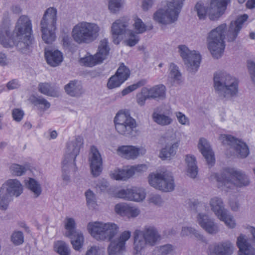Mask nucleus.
Segmentation results:
<instances>
[{
    "label": "nucleus",
    "instance_id": "f257e3e1",
    "mask_svg": "<svg viewBox=\"0 0 255 255\" xmlns=\"http://www.w3.org/2000/svg\"><path fill=\"white\" fill-rule=\"evenodd\" d=\"M10 26L9 20H3L0 28L1 44L4 47H12L16 45L19 51L26 53L32 43L31 20L26 15L20 16L12 34L10 32Z\"/></svg>",
    "mask_w": 255,
    "mask_h": 255
},
{
    "label": "nucleus",
    "instance_id": "f03ea898",
    "mask_svg": "<svg viewBox=\"0 0 255 255\" xmlns=\"http://www.w3.org/2000/svg\"><path fill=\"white\" fill-rule=\"evenodd\" d=\"M129 19L123 17L116 20L111 27V32L113 42L118 44L122 38V35H125L128 39L126 40L127 45L129 46H134L139 41V37L136 34H141L145 32L147 26L139 18H135L133 26L136 33L132 30L127 28L129 25Z\"/></svg>",
    "mask_w": 255,
    "mask_h": 255
},
{
    "label": "nucleus",
    "instance_id": "7ed1b4c3",
    "mask_svg": "<svg viewBox=\"0 0 255 255\" xmlns=\"http://www.w3.org/2000/svg\"><path fill=\"white\" fill-rule=\"evenodd\" d=\"M213 82L215 93L220 99L230 100L237 96L239 82L236 77L226 72L218 71L214 73Z\"/></svg>",
    "mask_w": 255,
    "mask_h": 255
},
{
    "label": "nucleus",
    "instance_id": "20e7f679",
    "mask_svg": "<svg viewBox=\"0 0 255 255\" xmlns=\"http://www.w3.org/2000/svg\"><path fill=\"white\" fill-rule=\"evenodd\" d=\"M210 179H215L218 185L226 191L234 186H247L250 183L249 179L246 174L232 168H225L220 173H212Z\"/></svg>",
    "mask_w": 255,
    "mask_h": 255
},
{
    "label": "nucleus",
    "instance_id": "39448f33",
    "mask_svg": "<svg viewBox=\"0 0 255 255\" xmlns=\"http://www.w3.org/2000/svg\"><path fill=\"white\" fill-rule=\"evenodd\" d=\"M134 253H141L147 246L153 247L161 240V236L153 226H146L142 230H136L133 233Z\"/></svg>",
    "mask_w": 255,
    "mask_h": 255
},
{
    "label": "nucleus",
    "instance_id": "423d86ee",
    "mask_svg": "<svg viewBox=\"0 0 255 255\" xmlns=\"http://www.w3.org/2000/svg\"><path fill=\"white\" fill-rule=\"evenodd\" d=\"M84 140L82 136L77 135L67 142L64 158L62 162V179L67 184L70 181L69 169L76 166V158L83 147Z\"/></svg>",
    "mask_w": 255,
    "mask_h": 255
},
{
    "label": "nucleus",
    "instance_id": "0eeeda50",
    "mask_svg": "<svg viewBox=\"0 0 255 255\" xmlns=\"http://www.w3.org/2000/svg\"><path fill=\"white\" fill-rule=\"evenodd\" d=\"M184 1L185 0H166L164 8H159L154 13L153 19L163 24L174 22L178 18Z\"/></svg>",
    "mask_w": 255,
    "mask_h": 255
},
{
    "label": "nucleus",
    "instance_id": "6e6552de",
    "mask_svg": "<svg viewBox=\"0 0 255 255\" xmlns=\"http://www.w3.org/2000/svg\"><path fill=\"white\" fill-rule=\"evenodd\" d=\"M100 30L97 24L83 21L74 26L72 32V37L77 43L89 44L97 38Z\"/></svg>",
    "mask_w": 255,
    "mask_h": 255
},
{
    "label": "nucleus",
    "instance_id": "1a4fd4ad",
    "mask_svg": "<svg viewBox=\"0 0 255 255\" xmlns=\"http://www.w3.org/2000/svg\"><path fill=\"white\" fill-rule=\"evenodd\" d=\"M57 14V9L50 7L45 11L41 20L42 38L46 43H51L56 38Z\"/></svg>",
    "mask_w": 255,
    "mask_h": 255
},
{
    "label": "nucleus",
    "instance_id": "9d476101",
    "mask_svg": "<svg viewBox=\"0 0 255 255\" xmlns=\"http://www.w3.org/2000/svg\"><path fill=\"white\" fill-rule=\"evenodd\" d=\"M87 229L91 235L98 241H111L118 233V226L115 223L90 222Z\"/></svg>",
    "mask_w": 255,
    "mask_h": 255
},
{
    "label": "nucleus",
    "instance_id": "9b49d317",
    "mask_svg": "<svg viewBox=\"0 0 255 255\" xmlns=\"http://www.w3.org/2000/svg\"><path fill=\"white\" fill-rule=\"evenodd\" d=\"M23 192V186L16 179H10L5 181L0 188V209H7L12 197H17Z\"/></svg>",
    "mask_w": 255,
    "mask_h": 255
},
{
    "label": "nucleus",
    "instance_id": "f8f14e48",
    "mask_svg": "<svg viewBox=\"0 0 255 255\" xmlns=\"http://www.w3.org/2000/svg\"><path fill=\"white\" fill-rule=\"evenodd\" d=\"M226 28V24L223 23L209 33L208 48L213 56L217 59L221 56L224 51L225 47L224 41V33Z\"/></svg>",
    "mask_w": 255,
    "mask_h": 255
},
{
    "label": "nucleus",
    "instance_id": "ddd939ff",
    "mask_svg": "<svg viewBox=\"0 0 255 255\" xmlns=\"http://www.w3.org/2000/svg\"><path fill=\"white\" fill-rule=\"evenodd\" d=\"M115 128L120 134L127 137L135 135L137 124L135 119L125 112H118L114 120Z\"/></svg>",
    "mask_w": 255,
    "mask_h": 255
},
{
    "label": "nucleus",
    "instance_id": "4468645a",
    "mask_svg": "<svg viewBox=\"0 0 255 255\" xmlns=\"http://www.w3.org/2000/svg\"><path fill=\"white\" fill-rule=\"evenodd\" d=\"M149 184L156 189L167 192L175 188L173 177L169 171L151 173L148 176Z\"/></svg>",
    "mask_w": 255,
    "mask_h": 255
},
{
    "label": "nucleus",
    "instance_id": "2eb2a0df",
    "mask_svg": "<svg viewBox=\"0 0 255 255\" xmlns=\"http://www.w3.org/2000/svg\"><path fill=\"white\" fill-rule=\"evenodd\" d=\"M179 52L188 70L193 73L197 71L200 64L201 56L196 51H190L184 45L178 46Z\"/></svg>",
    "mask_w": 255,
    "mask_h": 255
},
{
    "label": "nucleus",
    "instance_id": "dca6fc26",
    "mask_svg": "<svg viewBox=\"0 0 255 255\" xmlns=\"http://www.w3.org/2000/svg\"><path fill=\"white\" fill-rule=\"evenodd\" d=\"M220 139L224 144L229 145L240 158H246L249 154V149L246 143L231 135L222 134Z\"/></svg>",
    "mask_w": 255,
    "mask_h": 255
},
{
    "label": "nucleus",
    "instance_id": "f3484780",
    "mask_svg": "<svg viewBox=\"0 0 255 255\" xmlns=\"http://www.w3.org/2000/svg\"><path fill=\"white\" fill-rule=\"evenodd\" d=\"M89 161L92 175L94 177L99 176L103 170V161L100 153L94 145L90 148Z\"/></svg>",
    "mask_w": 255,
    "mask_h": 255
},
{
    "label": "nucleus",
    "instance_id": "a211bd4d",
    "mask_svg": "<svg viewBox=\"0 0 255 255\" xmlns=\"http://www.w3.org/2000/svg\"><path fill=\"white\" fill-rule=\"evenodd\" d=\"M146 152L145 148L133 145H121L117 149V154L127 159H135L140 155H143Z\"/></svg>",
    "mask_w": 255,
    "mask_h": 255
},
{
    "label": "nucleus",
    "instance_id": "6ab92c4d",
    "mask_svg": "<svg viewBox=\"0 0 255 255\" xmlns=\"http://www.w3.org/2000/svg\"><path fill=\"white\" fill-rule=\"evenodd\" d=\"M231 0H211L208 8V16L212 20L218 19L225 12Z\"/></svg>",
    "mask_w": 255,
    "mask_h": 255
},
{
    "label": "nucleus",
    "instance_id": "aec40b11",
    "mask_svg": "<svg viewBox=\"0 0 255 255\" xmlns=\"http://www.w3.org/2000/svg\"><path fill=\"white\" fill-rule=\"evenodd\" d=\"M145 192L142 188L133 187L130 189H122L118 191V198L134 201H141L145 197Z\"/></svg>",
    "mask_w": 255,
    "mask_h": 255
},
{
    "label": "nucleus",
    "instance_id": "412c9836",
    "mask_svg": "<svg viewBox=\"0 0 255 255\" xmlns=\"http://www.w3.org/2000/svg\"><path fill=\"white\" fill-rule=\"evenodd\" d=\"M248 18V15L244 14L239 16L236 20L231 22L226 34L227 39L228 41L232 42L235 40L243 27V24Z\"/></svg>",
    "mask_w": 255,
    "mask_h": 255
},
{
    "label": "nucleus",
    "instance_id": "4be33fe9",
    "mask_svg": "<svg viewBox=\"0 0 255 255\" xmlns=\"http://www.w3.org/2000/svg\"><path fill=\"white\" fill-rule=\"evenodd\" d=\"M178 146V141L176 139L175 135L173 134L170 136L169 142L161 149L160 158L162 160H170L176 154Z\"/></svg>",
    "mask_w": 255,
    "mask_h": 255
},
{
    "label": "nucleus",
    "instance_id": "5701e85b",
    "mask_svg": "<svg viewBox=\"0 0 255 255\" xmlns=\"http://www.w3.org/2000/svg\"><path fill=\"white\" fill-rule=\"evenodd\" d=\"M197 221L199 225L210 234H216L219 231L217 224L205 214L199 213L197 216Z\"/></svg>",
    "mask_w": 255,
    "mask_h": 255
},
{
    "label": "nucleus",
    "instance_id": "b1692460",
    "mask_svg": "<svg viewBox=\"0 0 255 255\" xmlns=\"http://www.w3.org/2000/svg\"><path fill=\"white\" fill-rule=\"evenodd\" d=\"M198 146L207 164L210 166H213L215 161L214 154L207 139L201 138L199 141Z\"/></svg>",
    "mask_w": 255,
    "mask_h": 255
},
{
    "label": "nucleus",
    "instance_id": "393cba45",
    "mask_svg": "<svg viewBox=\"0 0 255 255\" xmlns=\"http://www.w3.org/2000/svg\"><path fill=\"white\" fill-rule=\"evenodd\" d=\"M211 210L214 213L218 219H223L228 211L225 209L222 198L218 197L212 198L209 201Z\"/></svg>",
    "mask_w": 255,
    "mask_h": 255
},
{
    "label": "nucleus",
    "instance_id": "a878e982",
    "mask_svg": "<svg viewBox=\"0 0 255 255\" xmlns=\"http://www.w3.org/2000/svg\"><path fill=\"white\" fill-rule=\"evenodd\" d=\"M64 89L68 95L74 97H79L84 93L81 82L76 80L70 81L64 86Z\"/></svg>",
    "mask_w": 255,
    "mask_h": 255
},
{
    "label": "nucleus",
    "instance_id": "bb28decb",
    "mask_svg": "<svg viewBox=\"0 0 255 255\" xmlns=\"http://www.w3.org/2000/svg\"><path fill=\"white\" fill-rule=\"evenodd\" d=\"M45 57L47 63L53 67L59 65L63 60L62 53L58 50H45Z\"/></svg>",
    "mask_w": 255,
    "mask_h": 255
},
{
    "label": "nucleus",
    "instance_id": "cd10ccee",
    "mask_svg": "<svg viewBox=\"0 0 255 255\" xmlns=\"http://www.w3.org/2000/svg\"><path fill=\"white\" fill-rule=\"evenodd\" d=\"M152 118L155 123L162 126H168L173 122L169 111L166 113L154 112Z\"/></svg>",
    "mask_w": 255,
    "mask_h": 255
},
{
    "label": "nucleus",
    "instance_id": "c85d7f7f",
    "mask_svg": "<svg viewBox=\"0 0 255 255\" xmlns=\"http://www.w3.org/2000/svg\"><path fill=\"white\" fill-rule=\"evenodd\" d=\"M166 88L163 85H156L147 88V93L150 99H164L165 97Z\"/></svg>",
    "mask_w": 255,
    "mask_h": 255
},
{
    "label": "nucleus",
    "instance_id": "c756f323",
    "mask_svg": "<svg viewBox=\"0 0 255 255\" xmlns=\"http://www.w3.org/2000/svg\"><path fill=\"white\" fill-rule=\"evenodd\" d=\"M110 48L109 45L108 41L105 38L100 41L98 46V51L96 53V56L99 58V60L102 62L104 60L107 58L109 54Z\"/></svg>",
    "mask_w": 255,
    "mask_h": 255
},
{
    "label": "nucleus",
    "instance_id": "7c9ffc66",
    "mask_svg": "<svg viewBox=\"0 0 255 255\" xmlns=\"http://www.w3.org/2000/svg\"><path fill=\"white\" fill-rule=\"evenodd\" d=\"M185 160L187 164V175L192 178H195L198 174L195 157L194 156L187 155Z\"/></svg>",
    "mask_w": 255,
    "mask_h": 255
},
{
    "label": "nucleus",
    "instance_id": "2f4dec72",
    "mask_svg": "<svg viewBox=\"0 0 255 255\" xmlns=\"http://www.w3.org/2000/svg\"><path fill=\"white\" fill-rule=\"evenodd\" d=\"M38 88V91L44 95L54 97L58 96L57 89L54 86H51L50 83H40Z\"/></svg>",
    "mask_w": 255,
    "mask_h": 255
},
{
    "label": "nucleus",
    "instance_id": "473e14b6",
    "mask_svg": "<svg viewBox=\"0 0 255 255\" xmlns=\"http://www.w3.org/2000/svg\"><path fill=\"white\" fill-rule=\"evenodd\" d=\"M71 239V243L73 249L79 251L82 248L84 239L83 234L80 232L73 234L71 236H67Z\"/></svg>",
    "mask_w": 255,
    "mask_h": 255
},
{
    "label": "nucleus",
    "instance_id": "72a5a7b5",
    "mask_svg": "<svg viewBox=\"0 0 255 255\" xmlns=\"http://www.w3.org/2000/svg\"><path fill=\"white\" fill-rule=\"evenodd\" d=\"M131 171H129V168H118L111 173V176L113 179L117 180H126L131 177Z\"/></svg>",
    "mask_w": 255,
    "mask_h": 255
},
{
    "label": "nucleus",
    "instance_id": "f704fd0d",
    "mask_svg": "<svg viewBox=\"0 0 255 255\" xmlns=\"http://www.w3.org/2000/svg\"><path fill=\"white\" fill-rule=\"evenodd\" d=\"M175 250V247L171 244H167L155 248V255H173Z\"/></svg>",
    "mask_w": 255,
    "mask_h": 255
},
{
    "label": "nucleus",
    "instance_id": "c9c22d12",
    "mask_svg": "<svg viewBox=\"0 0 255 255\" xmlns=\"http://www.w3.org/2000/svg\"><path fill=\"white\" fill-rule=\"evenodd\" d=\"M125 249L123 244H121L117 240L112 241L108 247V253L109 255H120Z\"/></svg>",
    "mask_w": 255,
    "mask_h": 255
},
{
    "label": "nucleus",
    "instance_id": "e433bc0d",
    "mask_svg": "<svg viewBox=\"0 0 255 255\" xmlns=\"http://www.w3.org/2000/svg\"><path fill=\"white\" fill-rule=\"evenodd\" d=\"M125 0H108V8L112 13L118 12L123 7Z\"/></svg>",
    "mask_w": 255,
    "mask_h": 255
},
{
    "label": "nucleus",
    "instance_id": "4c0bfd02",
    "mask_svg": "<svg viewBox=\"0 0 255 255\" xmlns=\"http://www.w3.org/2000/svg\"><path fill=\"white\" fill-rule=\"evenodd\" d=\"M222 255H231L234 252V245L229 241H225L218 244Z\"/></svg>",
    "mask_w": 255,
    "mask_h": 255
},
{
    "label": "nucleus",
    "instance_id": "58836bf2",
    "mask_svg": "<svg viewBox=\"0 0 255 255\" xmlns=\"http://www.w3.org/2000/svg\"><path fill=\"white\" fill-rule=\"evenodd\" d=\"M27 186L30 191L34 194L35 197H38L41 193L42 189L39 183L33 178H29Z\"/></svg>",
    "mask_w": 255,
    "mask_h": 255
},
{
    "label": "nucleus",
    "instance_id": "ea45409f",
    "mask_svg": "<svg viewBox=\"0 0 255 255\" xmlns=\"http://www.w3.org/2000/svg\"><path fill=\"white\" fill-rule=\"evenodd\" d=\"M99 60V58L96 56V54L94 56L90 55L81 58L80 62L85 66L93 67L96 64L102 63V61Z\"/></svg>",
    "mask_w": 255,
    "mask_h": 255
},
{
    "label": "nucleus",
    "instance_id": "a19ab883",
    "mask_svg": "<svg viewBox=\"0 0 255 255\" xmlns=\"http://www.w3.org/2000/svg\"><path fill=\"white\" fill-rule=\"evenodd\" d=\"M65 228L67 230L66 232V236H71L73 234L78 232L75 230L76 223L75 220L72 218H66Z\"/></svg>",
    "mask_w": 255,
    "mask_h": 255
},
{
    "label": "nucleus",
    "instance_id": "79ce46f5",
    "mask_svg": "<svg viewBox=\"0 0 255 255\" xmlns=\"http://www.w3.org/2000/svg\"><path fill=\"white\" fill-rule=\"evenodd\" d=\"M55 250L60 255H70V249L68 245L63 241H58L55 244Z\"/></svg>",
    "mask_w": 255,
    "mask_h": 255
},
{
    "label": "nucleus",
    "instance_id": "37998d69",
    "mask_svg": "<svg viewBox=\"0 0 255 255\" xmlns=\"http://www.w3.org/2000/svg\"><path fill=\"white\" fill-rule=\"evenodd\" d=\"M116 74L124 82L129 78L130 72L129 69L122 63L118 68Z\"/></svg>",
    "mask_w": 255,
    "mask_h": 255
},
{
    "label": "nucleus",
    "instance_id": "c03bdc74",
    "mask_svg": "<svg viewBox=\"0 0 255 255\" xmlns=\"http://www.w3.org/2000/svg\"><path fill=\"white\" fill-rule=\"evenodd\" d=\"M32 103L36 106H39L41 109L46 110L50 108V103L45 99L41 96L33 97Z\"/></svg>",
    "mask_w": 255,
    "mask_h": 255
},
{
    "label": "nucleus",
    "instance_id": "a18cd8bd",
    "mask_svg": "<svg viewBox=\"0 0 255 255\" xmlns=\"http://www.w3.org/2000/svg\"><path fill=\"white\" fill-rule=\"evenodd\" d=\"M10 173L14 176H19L25 173L26 168L24 166L18 164H12L9 167Z\"/></svg>",
    "mask_w": 255,
    "mask_h": 255
},
{
    "label": "nucleus",
    "instance_id": "49530a36",
    "mask_svg": "<svg viewBox=\"0 0 255 255\" xmlns=\"http://www.w3.org/2000/svg\"><path fill=\"white\" fill-rule=\"evenodd\" d=\"M146 83V81L145 79H141L138 81L137 83L128 86L127 88H125L122 91V94L123 96H125L129 93L133 91L137 88L141 87L144 85Z\"/></svg>",
    "mask_w": 255,
    "mask_h": 255
},
{
    "label": "nucleus",
    "instance_id": "de8ad7c7",
    "mask_svg": "<svg viewBox=\"0 0 255 255\" xmlns=\"http://www.w3.org/2000/svg\"><path fill=\"white\" fill-rule=\"evenodd\" d=\"M191 235H193L198 239H201L202 237V235L194 228L189 227H182L181 232V236H188Z\"/></svg>",
    "mask_w": 255,
    "mask_h": 255
},
{
    "label": "nucleus",
    "instance_id": "09e8293b",
    "mask_svg": "<svg viewBox=\"0 0 255 255\" xmlns=\"http://www.w3.org/2000/svg\"><path fill=\"white\" fill-rule=\"evenodd\" d=\"M11 241L16 245L19 246L24 242V236L22 232L15 231L11 235Z\"/></svg>",
    "mask_w": 255,
    "mask_h": 255
},
{
    "label": "nucleus",
    "instance_id": "8fccbe9b",
    "mask_svg": "<svg viewBox=\"0 0 255 255\" xmlns=\"http://www.w3.org/2000/svg\"><path fill=\"white\" fill-rule=\"evenodd\" d=\"M195 9L200 19H205L206 14H207L208 15V8L204 6V4L201 2H198L196 3Z\"/></svg>",
    "mask_w": 255,
    "mask_h": 255
},
{
    "label": "nucleus",
    "instance_id": "3c124183",
    "mask_svg": "<svg viewBox=\"0 0 255 255\" xmlns=\"http://www.w3.org/2000/svg\"><path fill=\"white\" fill-rule=\"evenodd\" d=\"M123 83L124 82L115 74L109 79L107 87L109 89H112L120 87Z\"/></svg>",
    "mask_w": 255,
    "mask_h": 255
},
{
    "label": "nucleus",
    "instance_id": "603ef678",
    "mask_svg": "<svg viewBox=\"0 0 255 255\" xmlns=\"http://www.w3.org/2000/svg\"><path fill=\"white\" fill-rule=\"evenodd\" d=\"M149 99L150 98L147 93V88L146 87L142 88L141 92L137 95V103L141 106H143L146 100Z\"/></svg>",
    "mask_w": 255,
    "mask_h": 255
},
{
    "label": "nucleus",
    "instance_id": "864d4df0",
    "mask_svg": "<svg viewBox=\"0 0 255 255\" xmlns=\"http://www.w3.org/2000/svg\"><path fill=\"white\" fill-rule=\"evenodd\" d=\"M169 76L174 81H179L181 78V73L179 71L178 67L174 63H171L169 67Z\"/></svg>",
    "mask_w": 255,
    "mask_h": 255
},
{
    "label": "nucleus",
    "instance_id": "5fc2aeb1",
    "mask_svg": "<svg viewBox=\"0 0 255 255\" xmlns=\"http://www.w3.org/2000/svg\"><path fill=\"white\" fill-rule=\"evenodd\" d=\"M85 195L88 206L93 207L96 202V198L95 193L90 189H88L85 193Z\"/></svg>",
    "mask_w": 255,
    "mask_h": 255
},
{
    "label": "nucleus",
    "instance_id": "6e6d98bb",
    "mask_svg": "<svg viewBox=\"0 0 255 255\" xmlns=\"http://www.w3.org/2000/svg\"><path fill=\"white\" fill-rule=\"evenodd\" d=\"M129 206L125 203L118 204L115 207V212L121 216L126 217Z\"/></svg>",
    "mask_w": 255,
    "mask_h": 255
},
{
    "label": "nucleus",
    "instance_id": "4d7b16f0",
    "mask_svg": "<svg viewBox=\"0 0 255 255\" xmlns=\"http://www.w3.org/2000/svg\"><path fill=\"white\" fill-rule=\"evenodd\" d=\"M219 219L221 221H224L226 226L230 228L233 229L236 226V224L235 221L233 216L229 214L228 211L226 212V215L224 218H223V219Z\"/></svg>",
    "mask_w": 255,
    "mask_h": 255
},
{
    "label": "nucleus",
    "instance_id": "13d9d810",
    "mask_svg": "<svg viewBox=\"0 0 255 255\" xmlns=\"http://www.w3.org/2000/svg\"><path fill=\"white\" fill-rule=\"evenodd\" d=\"M240 255H255V249L250 244L239 250Z\"/></svg>",
    "mask_w": 255,
    "mask_h": 255
},
{
    "label": "nucleus",
    "instance_id": "bf43d9fd",
    "mask_svg": "<svg viewBox=\"0 0 255 255\" xmlns=\"http://www.w3.org/2000/svg\"><path fill=\"white\" fill-rule=\"evenodd\" d=\"M23 111L19 109H14L12 111V116L13 120L17 122H20L24 116Z\"/></svg>",
    "mask_w": 255,
    "mask_h": 255
},
{
    "label": "nucleus",
    "instance_id": "052dcab7",
    "mask_svg": "<svg viewBox=\"0 0 255 255\" xmlns=\"http://www.w3.org/2000/svg\"><path fill=\"white\" fill-rule=\"evenodd\" d=\"M109 184L105 179L99 180L96 185V189L99 190L101 192H106L108 190Z\"/></svg>",
    "mask_w": 255,
    "mask_h": 255
},
{
    "label": "nucleus",
    "instance_id": "680f3d73",
    "mask_svg": "<svg viewBox=\"0 0 255 255\" xmlns=\"http://www.w3.org/2000/svg\"><path fill=\"white\" fill-rule=\"evenodd\" d=\"M149 202L157 206H161L163 200L159 195L151 194L149 198Z\"/></svg>",
    "mask_w": 255,
    "mask_h": 255
},
{
    "label": "nucleus",
    "instance_id": "e2e57ef3",
    "mask_svg": "<svg viewBox=\"0 0 255 255\" xmlns=\"http://www.w3.org/2000/svg\"><path fill=\"white\" fill-rule=\"evenodd\" d=\"M178 122L182 125H189V119L182 113L178 112L175 113Z\"/></svg>",
    "mask_w": 255,
    "mask_h": 255
},
{
    "label": "nucleus",
    "instance_id": "0e129e2a",
    "mask_svg": "<svg viewBox=\"0 0 255 255\" xmlns=\"http://www.w3.org/2000/svg\"><path fill=\"white\" fill-rule=\"evenodd\" d=\"M247 239L245 235L241 234L237 238V246L239 248V250L248 245Z\"/></svg>",
    "mask_w": 255,
    "mask_h": 255
},
{
    "label": "nucleus",
    "instance_id": "69168bd1",
    "mask_svg": "<svg viewBox=\"0 0 255 255\" xmlns=\"http://www.w3.org/2000/svg\"><path fill=\"white\" fill-rule=\"evenodd\" d=\"M127 212L126 217L128 218H135L139 214L140 211L136 207L129 206Z\"/></svg>",
    "mask_w": 255,
    "mask_h": 255
},
{
    "label": "nucleus",
    "instance_id": "338daca9",
    "mask_svg": "<svg viewBox=\"0 0 255 255\" xmlns=\"http://www.w3.org/2000/svg\"><path fill=\"white\" fill-rule=\"evenodd\" d=\"M85 255H103V253L99 247L93 246L87 250Z\"/></svg>",
    "mask_w": 255,
    "mask_h": 255
},
{
    "label": "nucleus",
    "instance_id": "774afa93",
    "mask_svg": "<svg viewBox=\"0 0 255 255\" xmlns=\"http://www.w3.org/2000/svg\"><path fill=\"white\" fill-rule=\"evenodd\" d=\"M248 67L253 82L255 83V63L253 61L248 62Z\"/></svg>",
    "mask_w": 255,
    "mask_h": 255
}]
</instances>
